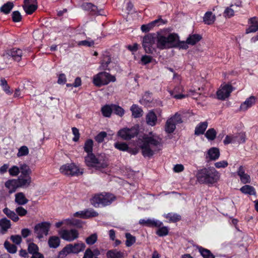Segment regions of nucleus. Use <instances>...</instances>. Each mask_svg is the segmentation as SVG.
<instances>
[{"label": "nucleus", "mask_w": 258, "mask_h": 258, "mask_svg": "<svg viewBox=\"0 0 258 258\" xmlns=\"http://www.w3.org/2000/svg\"><path fill=\"white\" fill-rule=\"evenodd\" d=\"M162 145V138L156 134L150 133L149 135L144 136L140 143L139 147L143 156L150 158L161 150Z\"/></svg>", "instance_id": "f257e3e1"}, {"label": "nucleus", "mask_w": 258, "mask_h": 258, "mask_svg": "<svg viewBox=\"0 0 258 258\" xmlns=\"http://www.w3.org/2000/svg\"><path fill=\"white\" fill-rule=\"evenodd\" d=\"M220 174L214 168H203L198 171V181L201 183L213 184L219 179Z\"/></svg>", "instance_id": "f03ea898"}, {"label": "nucleus", "mask_w": 258, "mask_h": 258, "mask_svg": "<svg viewBox=\"0 0 258 258\" xmlns=\"http://www.w3.org/2000/svg\"><path fill=\"white\" fill-rule=\"evenodd\" d=\"M179 41V37L175 34H170L167 36L160 33L157 34L156 45L160 49H164L175 46Z\"/></svg>", "instance_id": "7ed1b4c3"}, {"label": "nucleus", "mask_w": 258, "mask_h": 258, "mask_svg": "<svg viewBox=\"0 0 258 258\" xmlns=\"http://www.w3.org/2000/svg\"><path fill=\"white\" fill-rule=\"evenodd\" d=\"M85 162L88 167L96 169L104 168L108 165L106 159L101 155L96 156L93 154H87L85 157Z\"/></svg>", "instance_id": "20e7f679"}, {"label": "nucleus", "mask_w": 258, "mask_h": 258, "mask_svg": "<svg viewBox=\"0 0 258 258\" xmlns=\"http://www.w3.org/2000/svg\"><path fill=\"white\" fill-rule=\"evenodd\" d=\"M115 199V197L112 194L102 193L94 196L91 200V203L95 207L100 205L105 206L110 205Z\"/></svg>", "instance_id": "39448f33"}, {"label": "nucleus", "mask_w": 258, "mask_h": 258, "mask_svg": "<svg viewBox=\"0 0 258 258\" xmlns=\"http://www.w3.org/2000/svg\"><path fill=\"white\" fill-rule=\"evenodd\" d=\"M116 78L109 73L105 72H100L93 76V83L97 87L106 85L110 82H114Z\"/></svg>", "instance_id": "423d86ee"}, {"label": "nucleus", "mask_w": 258, "mask_h": 258, "mask_svg": "<svg viewBox=\"0 0 258 258\" xmlns=\"http://www.w3.org/2000/svg\"><path fill=\"white\" fill-rule=\"evenodd\" d=\"M85 245L83 243H78L75 244H68L59 252L58 258H62L70 253H78L85 249Z\"/></svg>", "instance_id": "0eeeda50"}, {"label": "nucleus", "mask_w": 258, "mask_h": 258, "mask_svg": "<svg viewBox=\"0 0 258 258\" xmlns=\"http://www.w3.org/2000/svg\"><path fill=\"white\" fill-rule=\"evenodd\" d=\"M156 34H149L144 37L143 46L146 53H152L154 51L153 45L156 42Z\"/></svg>", "instance_id": "6e6552de"}, {"label": "nucleus", "mask_w": 258, "mask_h": 258, "mask_svg": "<svg viewBox=\"0 0 258 258\" xmlns=\"http://www.w3.org/2000/svg\"><path fill=\"white\" fill-rule=\"evenodd\" d=\"M182 122L180 114L176 113L173 116L169 118L166 122L165 130L167 133H173L175 128L176 124Z\"/></svg>", "instance_id": "1a4fd4ad"}, {"label": "nucleus", "mask_w": 258, "mask_h": 258, "mask_svg": "<svg viewBox=\"0 0 258 258\" xmlns=\"http://www.w3.org/2000/svg\"><path fill=\"white\" fill-rule=\"evenodd\" d=\"M246 135L244 133H237L226 136L223 141L225 145L229 144H241L245 142Z\"/></svg>", "instance_id": "9d476101"}, {"label": "nucleus", "mask_w": 258, "mask_h": 258, "mask_svg": "<svg viewBox=\"0 0 258 258\" xmlns=\"http://www.w3.org/2000/svg\"><path fill=\"white\" fill-rule=\"evenodd\" d=\"M34 232L36 237L40 239L48 233V222H42L36 224L34 227Z\"/></svg>", "instance_id": "9b49d317"}, {"label": "nucleus", "mask_w": 258, "mask_h": 258, "mask_svg": "<svg viewBox=\"0 0 258 258\" xmlns=\"http://www.w3.org/2000/svg\"><path fill=\"white\" fill-rule=\"evenodd\" d=\"M79 234L78 231L74 229H62L59 231L60 237L68 241H72L78 238Z\"/></svg>", "instance_id": "f8f14e48"}, {"label": "nucleus", "mask_w": 258, "mask_h": 258, "mask_svg": "<svg viewBox=\"0 0 258 258\" xmlns=\"http://www.w3.org/2000/svg\"><path fill=\"white\" fill-rule=\"evenodd\" d=\"M138 134V131L136 127L123 128L120 130L117 133V135L124 140H129Z\"/></svg>", "instance_id": "ddd939ff"}, {"label": "nucleus", "mask_w": 258, "mask_h": 258, "mask_svg": "<svg viewBox=\"0 0 258 258\" xmlns=\"http://www.w3.org/2000/svg\"><path fill=\"white\" fill-rule=\"evenodd\" d=\"M242 7V2L241 0H235L231 4L229 7H227L223 13L225 18H231L234 15V12L237 11V9Z\"/></svg>", "instance_id": "4468645a"}, {"label": "nucleus", "mask_w": 258, "mask_h": 258, "mask_svg": "<svg viewBox=\"0 0 258 258\" xmlns=\"http://www.w3.org/2000/svg\"><path fill=\"white\" fill-rule=\"evenodd\" d=\"M60 171L63 174L73 176L79 173V169L73 163L67 164L60 168Z\"/></svg>", "instance_id": "2eb2a0df"}, {"label": "nucleus", "mask_w": 258, "mask_h": 258, "mask_svg": "<svg viewBox=\"0 0 258 258\" xmlns=\"http://www.w3.org/2000/svg\"><path fill=\"white\" fill-rule=\"evenodd\" d=\"M232 87L230 85H224L217 92V98L220 100H225L228 98L232 91Z\"/></svg>", "instance_id": "dca6fc26"}, {"label": "nucleus", "mask_w": 258, "mask_h": 258, "mask_svg": "<svg viewBox=\"0 0 258 258\" xmlns=\"http://www.w3.org/2000/svg\"><path fill=\"white\" fill-rule=\"evenodd\" d=\"M62 225L74 226L78 228H81L83 226V223L81 221L78 219L69 218L56 223L55 226L56 228H59Z\"/></svg>", "instance_id": "f3484780"}, {"label": "nucleus", "mask_w": 258, "mask_h": 258, "mask_svg": "<svg viewBox=\"0 0 258 258\" xmlns=\"http://www.w3.org/2000/svg\"><path fill=\"white\" fill-rule=\"evenodd\" d=\"M237 174L240 178V181L243 184L250 183V177L248 174L245 173V169L242 166L239 167L237 171Z\"/></svg>", "instance_id": "a211bd4d"}, {"label": "nucleus", "mask_w": 258, "mask_h": 258, "mask_svg": "<svg viewBox=\"0 0 258 258\" xmlns=\"http://www.w3.org/2000/svg\"><path fill=\"white\" fill-rule=\"evenodd\" d=\"M201 35L197 34L189 35L186 39V41H183V43L185 45V46L183 47L184 49L188 48L187 44L194 45L197 43L199 42L202 39Z\"/></svg>", "instance_id": "6ab92c4d"}, {"label": "nucleus", "mask_w": 258, "mask_h": 258, "mask_svg": "<svg viewBox=\"0 0 258 258\" xmlns=\"http://www.w3.org/2000/svg\"><path fill=\"white\" fill-rule=\"evenodd\" d=\"M5 186L9 189V193L10 194L16 192L17 189L19 188L17 179H8L5 182Z\"/></svg>", "instance_id": "aec40b11"}, {"label": "nucleus", "mask_w": 258, "mask_h": 258, "mask_svg": "<svg viewBox=\"0 0 258 258\" xmlns=\"http://www.w3.org/2000/svg\"><path fill=\"white\" fill-rule=\"evenodd\" d=\"M249 27L246 29V33L255 32L258 30V18L254 17L248 20Z\"/></svg>", "instance_id": "412c9836"}, {"label": "nucleus", "mask_w": 258, "mask_h": 258, "mask_svg": "<svg viewBox=\"0 0 258 258\" xmlns=\"http://www.w3.org/2000/svg\"><path fill=\"white\" fill-rule=\"evenodd\" d=\"M7 54L16 61L19 62L22 59V50L19 48H13L8 50Z\"/></svg>", "instance_id": "4be33fe9"}, {"label": "nucleus", "mask_w": 258, "mask_h": 258, "mask_svg": "<svg viewBox=\"0 0 258 258\" xmlns=\"http://www.w3.org/2000/svg\"><path fill=\"white\" fill-rule=\"evenodd\" d=\"M255 100L256 98L253 96H251L247 98L246 100L241 104L240 107V110L242 111H246L255 104Z\"/></svg>", "instance_id": "5701e85b"}, {"label": "nucleus", "mask_w": 258, "mask_h": 258, "mask_svg": "<svg viewBox=\"0 0 258 258\" xmlns=\"http://www.w3.org/2000/svg\"><path fill=\"white\" fill-rule=\"evenodd\" d=\"M17 182L19 188H26L28 187L32 182L31 177H23L18 176L17 178Z\"/></svg>", "instance_id": "b1692460"}, {"label": "nucleus", "mask_w": 258, "mask_h": 258, "mask_svg": "<svg viewBox=\"0 0 258 258\" xmlns=\"http://www.w3.org/2000/svg\"><path fill=\"white\" fill-rule=\"evenodd\" d=\"M146 121L148 125L151 126H155L156 124L157 121V117L153 111H150L146 116Z\"/></svg>", "instance_id": "393cba45"}, {"label": "nucleus", "mask_w": 258, "mask_h": 258, "mask_svg": "<svg viewBox=\"0 0 258 258\" xmlns=\"http://www.w3.org/2000/svg\"><path fill=\"white\" fill-rule=\"evenodd\" d=\"M11 227V221L7 219L4 218L0 219V232L2 234H5Z\"/></svg>", "instance_id": "a878e982"}, {"label": "nucleus", "mask_w": 258, "mask_h": 258, "mask_svg": "<svg viewBox=\"0 0 258 258\" xmlns=\"http://www.w3.org/2000/svg\"><path fill=\"white\" fill-rule=\"evenodd\" d=\"M111 62V57L108 53L105 52L103 55L100 69L102 70H109L108 65Z\"/></svg>", "instance_id": "bb28decb"}, {"label": "nucleus", "mask_w": 258, "mask_h": 258, "mask_svg": "<svg viewBox=\"0 0 258 258\" xmlns=\"http://www.w3.org/2000/svg\"><path fill=\"white\" fill-rule=\"evenodd\" d=\"M219 150L217 148L213 147L208 150L206 158H209L210 160H216L219 158Z\"/></svg>", "instance_id": "cd10ccee"}, {"label": "nucleus", "mask_w": 258, "mask_h": 258, "mask_svg": "<svg viewBox=\"0 0 258 258\" xmlns=\"http://www.w3.org/2000/svg\"><path fill=\"white\" fill-rule=\"evenodd\" d=\"M15 201L19 205H24L28 202V200L23 192H20L15 195Z\"/></svg>", "instance_id": "c85d7f7f"}, {"label": "nucleus", "mask_w": 258, "mask_h": 258, "mask_svg": "<svg viewBox=\"0 0 258 258\" xmlns=\"http://www.w3.org/2000/svg\"><path fill=\"white\" fill-rule=\"evenodd\" d=\"M207 127L208 122L207 121L200 122L195 128V134L197 136L204 134Z\"/></svg>", "instance_id": "c756f323"}, {"label": "nucleus", "mask_w": 258, "mask_h": 258, "mask_svg": "<svg viewBox=\"0 0 258 258\" xmlns=\"http://www.w3.org/2000/svg\"><path fill=\"white\" fill-rule=\"evenodd\" d=\"M163 20L162 19H157L153 21V22L147 24V25H143L141 26V30L144 32H149L150 30H151L156 25H159L158 23L160 22H162Z\"/></svg>", "instance_id": "7c9ffc66"}, {"label": "nucleus", "mask_w": 258, "mask_h": 258, "mask_svg": "<svg viewBox=\"0 0 258 258\" xmlns=\"http://www.w3.org/2000/svg\"><path fill=\"white\" fill-rule=\"evenodd\" d=\"M132 116L135 118H139L143 115V110L141 107L136 104H133L130 108Z\"/></svg>", "instance_id": "2f4dec72"}, {"label": "nucleus", "mask_w": 258, "mask_h": 258, "mask_svg": "<svg viewBox=\"0 0 258 258\" xmlns=\"http://www.w3.org/2000/svg\"><path fill=\"white\" fill-rule=\"evenodd\" d=\"M3 212L8 218L14 222H17L19 220V218L17 214L14 211H11L7 207L3 209Z\"/></svg>", "instance_id": "473e14b6"}, {"label": "nucleus", "mask_w": 258, "mask_h": 258, "mask_svg": "<svg viewBox=\"0 0 258 258\" xmlns=\"http://www.w3.org/2000/svg\"><path fill=\"white\" fill-rule=\"evenodd\" d=\"M107 258H123L124 253L116 249L110 250L106 253Z\"/></svg>", "instance_id": "72a5a7b5"}, {"label": "nucleus", "mask_w": 258, "mask_h": 258, "mask_svg": "<svg viewBox=\"0 0 258 258\" xmlns=\"http://www.w3.org/2000/svg\"><path fill=\"white\" fill-rule=\"evenodd\" d=\"M21 174L20 176L23 177H31V174L32 173V170L26 164H24L21 166Z\"/></svg>", "instance_id": "f704fd0d"}, {"label": "nucleus", "mask_w": 258, "mask_h": 258, "mask_svg": "<svg viewBox=\"0 0 258 258\" xmlns=\"http://www.w3.org/2000/svg\"><path fill=\"white\" fill-rule=\"evenodd\" d=\"M197 248L204 258H215V256L210 250L199 246H197Z\"/></svg>", "instance_id": "c9c22d12"}, {"label": "nucleus", "mask_w": 258, "mask_h": 258, "mask_svg": "<svg viewBox=\"0 0 258 258\" xmlns=\"http://www.w3.org/2000/svg\"><path fill=\"white\" fill-rule=\"evenodd\" d=\"M14 7L13 3L8 2L0 8V11L4 14H9Z\"/></svg>", "instance_id": "e433bc0d"}, {"label": "nucleus", "mask_w": 258, "mask_h": 258, "mask_svg": "<svg viewBox=\"0 0 258 258\" xmlns=\"http://www.w3.org/2000/svg\"><path fill=\"white\" fill-rule=\"evenodd\" d=\"M215 16L212 14L211 12L206 13L203 18L204 22L207 25H211L215 21Z\"/></svg>", "instance_id": "4c0bfd02"}, {"label": "nucleus", "mask_w": 258, "mask_h": 258, "mask_svg": "<svg viewBox=\"0 0 258 258\" xmlns=\"http://www.w3.org/2000/svg\"><path fill=\"white\" fill-rule=\"evenodd\" d=\"M240 190L244 194H247L249 195H255L256 191L254 188L249 185H245L242 186Z\"/></svg>", "instance_id": "58836bf2"}, {"label": "nucleus", "mask_w": 258, "mask_h": 258, "mask_svg": "<svg viewBox=\"0 0 258 258\" xmlns=\"http://www.w3.org/2000/svg\"><path fill=\"white\" fill-rule=\"evenodd\" d=\"M164 216L170 222H176L181 220V216L176 213H169L164 214Z\"/></svg>", "instance_id": "ea45409f"}, {"label": "nucleus", "mask_w": 258, "mask_h": 258, "mask_svg": "<svg viewBox=\"0 0 258 258\" xmlns=\"http://www.w3.org/2000/svg\"><path fill=\"white\" fill-rule=\"evenodd\" d=\"M101 112L103 115L106 117H109L113 112L112 104L105 105L101 108Z\"/></svg>", "instance_id": "a19ab883"}, {"label": "nucleus", "mask_w": 258, "mask_h": 258, "mask_svg": "<svg viewBox=\"0 0 258 258\" xmlns=\"http://www.w3.org/2000/svg\"><path fill=\"white\" fill-rule=\"evenodd\" d=\"M60 239L58 236H54L49 237V247L56 248L60 245Z\"/></svg>", "instance_id": "79ce46f5"}, {"label": "nucleus", "mask_w": 258, "mask_h": 258, "mask_svg": "<svg viewBox=\"0 0 258 258\" xmlns=\"http://www.w3.org/2000/svg\"><path fill=\"white\" fill-rule=\"evenodd\" d=\"M23 7L25 13L28 15L32 14L37 9V6L35 4L24 5Z\"/></svg>", "instance_id": "37998d69"}, {"label": "nucleus", "mask_w": 258, "mask_h": 258, "mask_svg": "<svg viewBox=\"0 0 258 258\" xmlns=\"http://www.w3.org/2000/svg\"><path fill=\"white\" fill-rule=\"evenodd\" d=\"M93 146V141L92 140L88 139L85 142L84 148L85 151L86 153H87V154H93L92 153Z\"/></svg>", "instance_id": "c03bdc74"}, {"label": "nucleus", "mask_w": 258, "mask_h": 258, "mask_svg": "<svg viewBox=\"0 0 258 258\" xmlns=\"http://www.w3.org/2000/svg\"><path fill=\"white\" fill-rule=\"evenodd\" d=\"M4 246L9 253H15L17 251V246L14 244H11L8 241H6L5 242Z\"/></svg>", "instance_id": "a18cd8bd"}, {"label": "nucleus", "mask_w": 258, "mask_h": 258, "mask_svg": "<svg viewBox=\"0 0 258 258\" xmlns=\"http://www.w3.org/2000/svg\"><path fill=\"white\" fill-rule=\"evenodd\" d=\"M169 233V228L167 226H161L159 227L156 233L160 237L166 236Z\"/></svg>", "instance_id": "49530a36"}, {"label": "nucleus", "mask_w": 258, "mask_h": 258, "mask_svg": "<svg viewBox=\"0 0 258 258\" xmlns=\"http://www.w3.org/2000/svg\"><path fill=\"white\" fill-rule=\"evenodd\" d=\"M1 86H2L3 90L8 94H12V92L10 91V87L8 84L7 80L5 78H1Z\"/></svg>", "instance_id": "de8ad7c7"}, {"label": "nucleus", "mask_w": 258, "mask_h": 258, "mask_svg": "<svg viewBox=\"0 0 258 258\" xmlns=\"http://www.w3.org/2000/svg\"><path fill=\"white\" fill-rule=\"evenodd\" d=\"M113 112L116 115L121 117L124 114V109L120 106L115 105L112 104Z\"/></svg>", "instance_id": "09e8293b"}, {"label": "nucleus", "mask_w": 258, "mask_h": 258, "mask_svg": "<svg viewBox=\"0 0 258 258\" xmlns=\"http://www.w3.org/2000/svg\"><path fill=\"white\" fill-rule=\"evenodd\" d=\"M126 240L125 241L126 246L130 247L136 242V237L129 233H125Z\"/></svg>", "instance_id": "8fccbe9b"}, {"label": "nucleus", "mask_w": 258, "mask_h": 258, "mask_svg": "<svg viewBox=\"0 0 258 258\" xmlns=\"http://www.w3.org/2000/svg\"><path fill=\"white\" fill-rule=\"evenodd\" d=\"M217 133L216 131L212 128L209 129L207 132L205 134L206 137L209 140H214L216 136Z\"/></svg>", "instance_id": "3c124183"}, {"label": "nucleus", "mask_w": 258, "mask_h": 258, "mask_svg": "<svg viewBox=\"0 0 258 258\" xmlns=\"http://www.w3.org/2000/svg\"><path fill=\"white\" fill-rule=\"evenodd\" d=\"M29 154L28 148L26 146H23L21 147L19 150L17 154V156L18 157L22 156H27Z\"/></svg>", "instance_id": "603ef678"}, {"label": "nucleus", "mask_w": 258, "mask_h": 258, "mask_svg": "<svg viewBox=\"0 0 258 258\" xmlns=\"http://www.w3.org/2000/svg\"><path fill=\"white\" fill-rule=\"evenodd\" d=\"M38 247L36 244L33 242L29 244L28 251L29 253L32 254H35L38 252Z\"/></svg>", "instance_id": "864d4df0"}, {"label": "nucleus", "mask_w": 258, "mask_h": 258, "mask_svg": "<svg viewBox=\"0 0 258 258\" xmlns=\"http://www.w3.org/2000/svg\"><path fill=\"white\" fill-rule=\"evenodd\" d=\"M12 19L14 22L17 23L21 21L22 17L19 11H15L12 13Z\"/></svg>", "instance_id": "5fc2aeb1"}, {"label": "nucleus", "mask_w": 258, "mask_h": 258, "mask_svg": "<svg viewBox=\"0 0 258 258\" xmlns=\"http://www.w3.org/2000/svg\"><path fill=\"white\" fill-rule=\"evenodd\" d=\"M78 45L79 46L83 45L87 47H92L94 45V41L90 38H89L87 40L79 41Z\"/></svg>", "instance_id": "6e6d98bb"}, {"label": "nucleus", "mask_w": 258, "mask_h": 258, "mask_svg": "<svg viewBox=\"0 0 258 258\" xmlns=\"http://www.w3.org/2000/svg\"><path fill=\"white\" fill-rule=\"evenodd\" d=\"M84 214L85 219L96 217L98 215V214L93 209H89L84 211Z\"/></svg>", "instance_id": "4d7b16f0"}, {"label": "nucleus", "mask_w": 258, "mask_h": 258, "mask_svg": "<svg viewBox=\"0 0 258 258\" xmlns=\"http://www.w3.org/2000/svg\"><path fill=\"white\" fill-rule=\"evenodd\" d=\"M9 172L11 176H16L19 174L20 171L18 166L14 165L9 169Z\"/></svg>", "instance_id": "13d9d810"}, {"label": "nucleus", "mask_w": 258, "mask_h": 258, "mask_svg": "<svg viewBox=\"0 0 258 258\" xmlns=\"http://www.w3.org/2000/svg\"><path fill=\"white\" fill-rule=\"evenodd\" d=\"M114 147L119 150L122 151H127L128 149L127 145L125 143H116L114 144Z\"/></svg>", "instance_id": "bf43d9fd"}, {"label": "nucleus", "mask_w": 258, "mask_h": 258, "mask_svg": "<svg viewBox=\"0 0 258 258\" xmlns=\"http://www.w3.org/2000/svg\"><path fill=\"white\" fill-rule=\"evenodd\" d=\"M97 240V235L94 233L87 237L86 239V242L89 245L94 244Z\"/></svg>", "instance_id": "052dcab7"}, {"label": "nucleus", "mask_w": 258, "mask_h": 258, "mask_svg": "<svg viewBox=\"0 0 258 258\" xmlns=\"http://www.w3.org/2000/svg\"><path fill=\"white\" fill-rule=\"evenodd\" d=\"M107 136V134L105 132H101L95 138L96 142L99 143H102L104 138Z\"/></svg>", "instance_id": "680f3d73"}, {"label": "nucleus", "mask_w": 258, "mask_h": 258, "mask_svg": "<svg viewBox=\"0 0 258 258\" xmlns=\"http://www.w3.org/2000/svg\"><path fill=\"white\" fill-rule=\"evenodd\" d=\"M228 163L227 161L223 160L215 163L214 165L217 168H224L227 167Z\"/></svg>", "instance_id": "e2e57ef3"}, {"label": "nucleus", "mask_w": 258, "mask_h": 258, "mask_svg": "<svg viewBox=\"0 0 258 258\" xmlns=\"http://www.w3.org/2000/svg\"><path fill=\"white\" fill-rule=\"evenodd\" d=\"M72 130L73 134L74 136V137L73 138V141L74 142L78 141L80 138V133L79 130L75 127H72Z\"/></svg>", "instance_id": "0e129e2a"}, {"label": "nucleus", "mask_w": 258, "mask_h": 258, "mask_svg": "<svg viewBox=\"0 0 258 258\" xmlns=\"http://www.w3.org/2000/svg\"><path fill=\"white\" fill-rule=\"evenodd\" d=\"M11 240L13 243L16 244H20L22 242L21 236L19 235H12L10 237Z\"/></svg>", "instance_id": "69168bd1"}, {"label": "nucleus", "mask_w": 258, "mask_h": 258, "mask_svg": "<svg viewBox=\"0 0 258 258\" xmlns=\"http://www.w3.org/2000/svg\"><path fill=\"white\" fill-rule=\"evenodd\" d=\"M16 212L18 214L17 215L20 216H25L27 213V211L21 206L17 207L16 209Z\"/></svg>", "instance_id": "338daca9"}, {"label": "nucleus", "mask_w": 258, "mask_h": 258, "mask_svg": "<svg viewBox=\"0 0 258 258\" xmlns=\"http://www.w3.org/2000/svg\"><path fill=\"white\" fill-rule=\"evenodd\" d=\"M152 219H140L139 224L148 227H151Z\"/></svg>", "instance_id": "774afa93"}]
</instances>
